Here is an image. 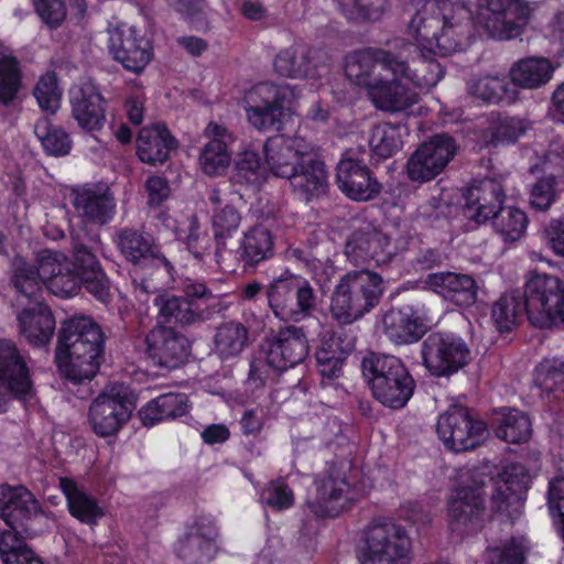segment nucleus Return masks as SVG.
Listing matches in <instances>:
<instances>
[{
  "label": "nucleus",
  "mask_w": 564,
  "mask_h": 564,
  "mask_svg": "<svg viewBox=\"0 0 564 564\" xmlns=\"http://www.w3.org/2000/svg\"><path fill=\"white\" fill-rule=\"evenodd\" d=\"M442 13L441 25L469 30L474 20L488 37L511 40L527 25L530 9L524 0H481L475 18L463 2L434 1Z\"/></svg>",
  "instance_id": "obj_1"
},
{
  "label": "nucleus",
  "mask_w": 564,
  "mask_h": 564,
  "mask_svg": "<svg viewBox=\"0 0 564 564\" xmlns=\"http://www.w3.org/2000/svg\"><path fill=\"white\" fill-rule=\"evenodd\" d=\"M158 325L174 324L182 328L206 323L226 310L220 297L203 282L186 280L182 295L163 292L153 301Z\"/></svg>",
  "instance_id": "obj_2"
},
{
  "label": "nucleus",
  "mask_w": 564,
  "mask_h": 564,
  "mask_svg": "<svg viewBox=\"0 0 564 564\" xmlns=\"http://www.w3.org/2000/svg\"><path fill=\"white\" fill-rule=\"evenodd\" d=\"M360 368L373 398L383 406L401 410L413 397L416 382L399 358L370 351Z\"/></svg>",
  "instance_id": "obj_3"
},
{
  "label": "nucleus",
  "mask_w": 564,
  "mask_h": 564,
  "mask_svg": "<svg viewBox=\"0 0 564 564\" xmlns=\"http://www.w3.org/2000/svg\"><path fill=\"white\" fill-rule=\"evenodd\" d=\"M492 477L477 469L460 476L459 486L447 502L448 525L460 536L481 530L486 516V500Z\"/></svg>",
  "instance_id": "obj_4"
},
{
  "label": "nucleus",
  "mask_w": 564,
  "mask_h": 564,
  "mask_svg": "<svg viewBox=\"0 0 564 564\" xmlns=\"http://www.w3.org/2000/svg\"><path fill=\"white\" fill-rule=\"evenodd\" d=\"M383 293L382 278L372 271L346 273L336 285L330 302V313L339 324H351L380 302Z\"/></svg>",
  "instance_id": "obj_5"
},
{
  "label": "nucleus",
  "mask_w": 564,
  "mask_h": 564,
  "mask_svg": "<svg viewBox=\"0 0 564 564\" xmlns=\"http://www.w3.org/2000/svg\"><path fill=\"white\" fill-rule=\"evenodd\" d=\"M293 89L269 83L256 85L246 96L249 123L263 132H281L293 116Z\"/></svg>",
  "instance_id": "obj_6"
},
{
  "label": "nucleus",
  "mask_w": 564,
  "mask_h": 564,
  "mask_svg": "<svg viewBox=\"0 0 564 564\" xmlns=\"http://www.w3.org/2000/svg\"><path fill=\"white\" fill-rule=\"evenodd\" d=\"M268 304L281 321L301 322L317 308V294L307 280L285 270L265 288Z\"/></svg>",
  "instance_id": "obj_7"
},
{
  "label": "nucleus",
  "mask_w": 564,
  "mask_h": 564,
  "mask_svg": "<svg viewBox=\"0 0 564 564\" xmlns=\"http://www.w3.org/2000/svg\"><path fill=\"white\" fill-rule=\"evenodd\" d=\"M422 365L435 378L451 379L473 360L464 338L453 333L432 332L421 345Z\"/></svg>",
  "instance_id": "obj_8"
},
{
  "label": "nucleus",
  "mask_w": 564,
  "mask_h": 564,
  "mask_svg": "<svg viewBox=\"0 0 564 564\" xmlns=\"http://www.w3.org/2000/svg\"><path fill=\"white\" fill-rule=\"evenodd\" d=\"M362 564H408L412 549L404 527L390 519L373 520L365 532Z\"/></svg>",
  "instance_id": "obj_9"
},
{
  "label": "nucleus",
  "mask_w": 564,
  "mask_h": 564,
  "mask_svg": "<svg viewBox=\"0 0 564 564\" xmlns=\"http://www.w3.org/2000/svg\"><path fill=\"white\" fill-rule=\"evenodd\" d=\"M365 147L346 150L336 166V183L343 194L356 203L377 199L383 185L365 162Z\"/></svg>",
  "instance_id": "obj_10"
},
{
  "label": "nucleus",
  "mask_w": 564,
  "mask_h": 564,
  "mask_svg": "<svg viewBox=\"0 0 564 564\" xmlns=\"http://www.w3.org/2000/svg\"><path fill=\"white\" fill-rule=\"evenodd\" d=\"M134 409V395L123 386H111L91 402L88 421L96 435L112 436L130 420Z\"/></svg>",
  "instance_id": "obj_11"
},
{
  "label": "nucleus",
  "mask_w": 564,
  "mask_h": 564,
  "mask_svg": "<svg viewBox=\"0 0 564 564\" xmlns=\"http://www.w3.org/2000/svg\"><path fill=\"white\" fill-rule=\"evenodd\" d=\"M436 432L448 451L463 453L475 449L484 442L487 425L475 419L467 406L453 404L438 416Z\"/></svg>",
  "instance_id": "obj_12"
},
{
  "label": "nucleus",
  "mask_w": 564,
  "mask_h": 564,
  "mask_svg": "<svg viewBox=\"0 0 564 564\" xmlns=\"http://www.w3.org/2000/svg\"><path fill=\"white\" fill-rule=\"evenodd\" d=\"M349 468L347 462H333L326 476L316 481V498L308 503L314 514L336 518L358 500L357 492L350 488L346 479Z\"/></svg>",
  "instance_id": "obj_13"
},
{
  "label": "nucleus",
  "mask_w": 564,
  "mask_h": 564,
  "mask_svg": "<svg viewBox=\"0 0 564 564\" xmlns=\"http://www.w3.org/2000/svg\"><path fill=\"white\" fill-rule=\"evenodd\" d=\"M105 340L106 335L100 326L88 332L84 340L75 344L61 360H56L59 371L74 384L90 382L104 360Z\"/></svg>",
  "instance_id": "obj_14"
},
{
  "label": "nucleus",
  "mask_w": 564,
  "mask_h": 564,
  "mask_svg": "<svg viewBox=\"0 0 564 564\" xmlns=\"http://www.w3.org/2000/svg\"><path fill=\"white\" fill-rule=\"evenodd\" d=\"M113 242L124 260L132 265L155 268L162 274L172 276L174 268L151 234L135 228H122L116 231Z\"/></svg>",
  "instance_id": "obj_15"
},
{
  "label": "nucleus",
  "mask_w": 564,
  "mask_h": 564,
  "mask_svg": "<svg viewBox=\"0 0 564 564\" xmlns=\"http://www.w3.org/2000/svg\"><path fill=\"white\" fill-rule=\"evenodd\" d=\"M530 305L540 328L551 327L558 318L564 324V281L545 273L530 272Z\"/></svg>",
  "instance_id": "obj_16"
},
{
  "label": "nucleus",
  "mask_w": 564,
  "mask_h": 564,
  "mask_svg": "<svg viewBox=\"0 0 564 564\" xmlns=\"http://www.w3.org/2000/svg\"><path fill=\"white\" fill-rule=\"evenodd\" d=\"M457 145L447 133L433 135L422 143L406 163L408 176L413 182H427L435 178L454 158Z\"/></svg>",
  "instance_id": "obj_17"
},
{
  "label": "nucleus",
  "mask_w": 564,
  "mask_h": 564,
  "mask_svg": "<svg viewBox=\"0 0 564 564\" xmlns=\"http://www.w3.org/2000/svg\"><path fill=\"white\" fill-rule=\"evenodd\" d=\"M145 354L154 366L174 370L184 366L192 352V343L172 326L156 325L145 336Z\"/></svg>",
  "instance_id": "obj_18"
},
{
  "label": "nucleus",
  "mask_w": 564,
  "mask_h": 564,
  "mask_svg": "<svg viewBox=\"0 0 564 564\" xmlns=\"http://www.w3.org/2000/svg\"><path fill=\"white\" fill-rule=\"evenodd\" d=\"M344 252L347 259L356 264L375 261L376 264H387L397 254L391 237L380 228L366 224L356 228L347 237Z\"/></svg>",
  "instance_id": "obj_19"
},
{
  "label": "nucleus",
  "mask_w": 564,
  "mask_h": 564,
  "mask_svg": "<svg viewBox=\"0 0 564 564\" xmlns=\"http://www.w3.org/2000/svg\"><path fill=\"white\" fill-rule=\"evenodd\" d=\"M72 260L69 267L79 275L84 289L97 301L107 304L111 301V282L97 256L86 242V237L72 235Z\"/></svg>",
  "instance_id": "obj_20"
},
{
  "label": "nucleus",
  "mask_w": 564,
  "mask_h": 564,
  "mask_svg": "<svg viewBox=\"0 0 564 564\" xmlns=\"http://www.w3.org/2000/svg\"><path fill=\"white\" fill-rule=\"evenodd\" d=\"M262 348L269 367L282 372L302 361L308 355V341L304 329L294 325L281 328L276 334L265 337Z\"/></svg>",
  "instance_id": "obj_21"
},
{
  "label": "nucleus",
  "mask_w": 564,
  "mask_h": 564,
  "mask_svg": "<svg viewBox=\"0 0 564 564\" xmlns=\"http://www.w3.org/2000/svg\"><path fill=\"white\" fill-rule=\"evenodd\" d=\"M28 352L12 339L2 338V390L19 401H28L35 394Z\"/></svg>",
  "instance_id": "obj_22"
},
{
  "label": "nucleus",
  "mask_w": 564,
  "mask_h": 564,
  "mask_svg": "<svg viewBox=\"0 0 564 564\" xmlns=\"http://www.w3.org/2000/svg\"><path fill=\"white\" fill-rule=\"evenodd\" d=\"M109 51L127 70L135 74L141 73L153 56L150 40L134 26L110 31Z\"/></svg>",
  "instance_id": "obj_23"
},
{
  "label": "nucleus",
  "mask_w": 564,
  "mask_h": 564,
  "mask_svg": "<svg viewBox=\"0 0 564 564\" xmlns=\"http://www.w3.org/2000/svg\"><path fill=\"white\" fill-rule=\"evenodd\" d=\"M505 198L503 187L496 180L475 181L463 192L462 213L466 219L481 225L502 207Z\"/></svg>",
  "instance_id": "obj_24"
},
{
  "label": "nucleus",
  "mask_w": 564,
  "mask_h": 564,
  "mask_svg": "<svg viewBox=\"0 0 564 564\" xmlns=\"http://www.w3.org/2000/svg\"><path fill=\"white\" fill-rule=\"evenodd\" d=\"M494 486H489L491 491V511L508 512L512 506H518L527 497V491L531 481L528 468L520 463H511L498 473L497 479L492 477Z\"/></svg>",
  "instance_id": "obj_25"
},
{
  "label": "nucleus",
  "mask_w": 564,
  "mask_h": 564,
  "mask_svg": "<svg viewBox=\"0 0 564 564\" xmlns=\"http://www.w3.org/2000/svg\"><path fill=\"white\" fill-rule=\"evenodd\" d=\"M19 335L34 347H45L55 333L56 322L52 310L42 299L28 302L17 312Z\"/></svg>",
  "instance_id": "obj_26"
},
{
  "label": "nucleus",
  "mask_w": 564,
  "mask_h": 564,
  "mask_svg": "<svg viewBox=\"0 0 564 564\" xmlns=\"http://www.w3.org/2000/svg\"><path fill=\"white\" fill-rule=\"evenodd\" d=\"M42 512L39 500L25 486L2 482V521L8 527L4 531L22 533L24 521Z\"/></svg>",
  "instance_id": "obj_27"
},
{
  "label": "nucleus",
  "mask_w": 564,
  "mask_h": 564,
  "mask_svg": "<svg viewBox=\"0 0 564 564\" xmlns=\"http://www.w3.org/2000/svg\"><path fill=\"white\" fill-rule=\"evenodd\" d=\"M426 289L457 306H471L477 301L478 286L469 274L443 271L430 273L424 280Z\"/></svg>",
  "instance_id": "obj_28"
},
{
  "label": "nucleus",
  "mask_w": 564,
  "mask_h": 564,
  "mask_svg": "<svg viewBox=\"0 0 564 564\" xmlns=\"http://www.w3.org/2000/svg\"><path fill=\"white\" fill-rule=\"evenodd\" d=\"M72 117L80 129L93 132L104 127L106 100L91 84H84L70 93Z\"/></svg>",
  "instance_id": "obj_29"
},
{
  "label": "nucleus",
  "mask_w": 564,
  "mask_h": 564,
  "mask_svg": "<svg viewBox=\"0 0 564 564\" xmlns=\"http://www.w3.org/2000/svg\"><path fill=\"white\" fill-rule=\"evenodd\" d=\"M356 338L344 329L323 335L321 346L315 351L316 362L323 378H337L343 362L355 349Z\"/></svg>",
  "instance_id": "obj_30"
},
{
  "label": "nucleus",
  "mask_w": 564,
  "mask_h": 564,
  "mask_svg": "<svg viewBox=\"0 0 564 564\" xmlns=\"http://www.w3.org/2000/svg\"><path fill=\"white\" fill-rule=\"evenodd\" d=\"M378 69L390 73L393 78L411 80L415 77L413 66L419 55V47L398 37L387 42L383 47H376Z\"/></svg>",
  "instance_id": "obj_31"
},
{
  "label": "nucleus",
  "mask_w": 564,
  "mask_h": 564,
  "mask_svg": "<svg viewBox=\"0 0 564 564\" xmlns=\"http://www.w3.org/2000/svg\"><path fill=\"white\" fill-rule=\"evenodd\" d=\"M382 325L386 336L397 345L416 343L427 332L426 324L410 305L391 307L384 313Z\"/></svg>",
  "instance_id": "obj_32"
},
{
  "label": "nucleus",
  "mask_w": 564,
  "mask_h": 564,
  "mask_svg": "<svg viewBox=\"0 0 564 564\" xmlns=\"http://www.w3.org/2000/svg\"><path fill=\"white\" fill-rule=\"evenodd\" d=\"M178 148V141L172 135L166 124L156 122L143 127L137 138V155L140 161L158 165L165 163L170 152Z\"/></svg>",
  "instance_id": "obj_33"
},
{
  "label": "nucleus",
  "mask_w": 564,
  "mask_h": 564,
  "mask_svg": "<svg viewBox=\"0 0 564 564\" xmlns=\"http://www.w3.org/2000/svg\"><path fill=\"white\" fill-rule=\"evenodd\" d=\"M528 288L529 279L522 290L517 289L501 295L492 305L491 318L500 333L511 332L517 325L518 318L523 314L527 315L532 325L539 327V324L533 319L534 310L530 305Z\"/></svg>",
  "instance_id": "obj_34"
},
{
  "label": "nucleus",
  "mask_w": 564,
  "mask_h": 564,
  "mask_svg": "<svg viewBox=\"0 0 564 564\" xmlns=\"http://www.w3.org/2000/svg\"><path fill=\"white\" fill-rule=\"evenodd\" d=\"M217 529L212 522L198 521L195 530L180 541L177 556L187 564L209 563L218 552L216 545Z\"/></svg>",
  "instance_id": "obj_35"
},
{
  "label": "nucleus",
  "mask_w": 564,
  "mask_h": 564,
  "mask_svg": "<svg viewBox=\"0 0 564 564\" xmlns=\"http://www.w3.org/2000/svg\"><path fill=\"white\" fill-rule=\"evenodd\" d=\"M294 176L290 178L293 191L306 202L326 194L328 188L327 172L323 161L312 153H305Z\"/></svg>",
  "instance_id": "obj_36"
},
{
  "label": "nucleus",
  "mask_w": 564,
  "mask_h": 564,
  "mask_svg": "<svg viewBox=\"0 0 564 564\" xmlns=\"http://www.w3.org/2000/svg\"><path fill=\"white\" fill-rule=\"evenodd\" d=\"M306 152L294 148L291 140L276 134L268 138L263 144L264 163L267 169L276 177L290 181L297 170L300 161Z\"/></svg>",
  "instance_id": "obj_37"
},
{
  "label": "nucleus",
  "mask_w": 564,
  "mask_h": 564,
  "mask_svg": "<svg viewBox=\"0 0 564 564\" xmlns=\"http://www.w3.org/2000/svg\"><path fill=\"white\" fill-rule=\"evenodd\" d=\"M70 197L76 212L93 224L102 226L113 217L116 204L108 188L73 189Z\"/></svg>",
  "instance_id": "obj_38"
},
{
  "label": "nucleus",
  "mask_w": 564,
  "mask_h": 564,
  "mask_svg": "<svg viewBox=\"0 0 564 564\" xmlns=\"http://www.w3.org/2000/svg\"><path fill=\"white\" fill-rule=\"evenodd\" d=\"M22 76L18 58L2 52V119L14 116L10 120L11 123L21 112L22 102L26 97Z\"/></svg>",
  "instance_id": "obj_39"
},
{
  "label": "nucleus",
  "mask_w": 564,
  "mask_h": 564,
  "mask_svg": "<svg viewBox=\"0 0 564 564\" xmlns=\"http://www.w3.org/2000/svg\"><path fill=\"white\" fill-rule=\"evenodd\" d=\"M402 80L399 78L381 79L372 87L369 96L377 109L400 112L417 102L419 95Z\"/></svg>",
  "instance_id": "obj_40"
},
{
  "label": "nucleus",
  "mask_w": 564,
  "mask_h": 564,
  "mask_svg": "<svg viewBox=\"0 0 564 564\" xmlns=\"http://www.w3.org/2000/svg\"><path fill=\"white\" fill-rule=\"evenodd\" d=\"M555 67L549 58L528 56L517 61L509 75L512 87L538 89L550 82Z\"/></svg>",
  "instance_id": "obj_41"
},
{
  "label": "nucleus",
  "mask_w": 564,
  "mask_h": 564,
  "mask_svg": "<svg viewBox=\"0 0 564 564\" xmlns=\"http://www.w3.org/2000/svg\"><path fill=\"white\" fill-rule=\"evenodd\" d=\"M188 410V397L185 393H164L148 402L139 411L144 426H153L164 420L183 416Z\"/></svg>",
  "instance_id": "obj_42"
},
{
  "label": "nucleus",
  "mask_w": 564,
  "mask_h": 564,
  "mask_svg": "<svg viewBox=\"0 0 564 564\" xmlns=\"http://www.w3.org/2000/svg\"><path fill=\"white\" fill-rule=\"evenodd\" d=\"M273 236L271 231L260 225L248 230L237 250L238 260L243 269L254 268L261 261L270 259L273 251Z\"/></svg>",
  "instance_id": "obj_43"
},
{
  "label": "nucleus",
  "mask_w": 564,
  "mask_h": 564,
  "mask_svg": "<svg viewBox=\"0 0 564 564\" xmlns=\"http://www.w3.org/2000/svg\"><path fill=\"white\" fill-rule=\"evenodd\" d=\"M315 51L305 46H292L281 51L274 58V69L289 78H307L315 76Z\"/></svg>",
  "instance_id": "obj_44"
},
{
  "label": "nucleus",
  "mask_w": 564,
  "mask_h": 564,
  "mask_svg": "<svg viewBox=\"0 0 564 564\" xmlns=\"http://www.w3.org/2000/svg\"><path fill=\"white\" fill-rule=\"evenodd\" d=\"M376 47L368 46L351 52L346 57L345 74L357 86L366 87L369 91L381 78L377 74L378 64Z\"/></svg>",
  "instance_id": "obj_45"
},
{
  "label": "nucleus",
  "mask_w": 564,
  "mask_h": 564,
  "mask_svg": "<svg viewBox=\"0 0 564 564\" xmlns=\"http://www.w3.org/2000/svg\"><path fill=\"white\" fill-rule=\"evenodd\" d=\"M532 129L533 121L528 118L518 116L499 117L486 130L485 141L488 147L494 148L514 144Z\"/></svg>",
  "instance_id": "obj_46"
},
{
  "label": "nucleus",
  "mask_w": 564,
  "mask_h": 564,
  "mask_svg": "<svg viewBox=\"0 0 564 564\" xmlns=\"http://www.w3.org/2000/svg\"><path fill=\"white\" fill-rule=\"evenodd\" d=\"M59 487L66 497L69 513L79 521L95 524L104 516L96 499L79 489L73 479L61 477Z\"/></svg>",
  "instance_id": "obj_47"
},
{
  "label": "nucleus",
  "mask_w": 564,
  "mask_h": 564,
  "mask_svg": "<svg viewBox=\"0 0 564 564\" xmlns=\"http://www.w3.org/2000/svg\"><path fill=\"white\" fill-rule=\"evenodd\" d=\"M249 328L237 321L221 323L215 332V351L221 359L236 357L250 345Z\"/></svg>",
  "instance_id": "obj_48"
},
{
  "label": "nucleus",
  "mask_w": 564,
  "mask_h": 564,
  "mask_svg": "<svg viewBox=\"0 0 564 564\" xmlns=\"http://www.w3.org/2000/svg\"><path fill=\"white\" fill-rule=\"evenodd\" d=\"M495 434L507 443H524L532 434L531 420L518 409H502L496 419Z\"/></svg>",
  "instance_id": "obj_49"
},
{
  "label": "nucleus",
  "mask_w": 564,
  "mask_h": 564,
  "mask_svg": "<svg viewBox=\"0 0 564 564\" xmlns=\"http://www.w3.org/2000/svg\"><path fill=\"white\" fill-rule=\"evenodd\" d=\"M468 93L489 104H512L518 98V91L506 78L482 77L473 79L467 86Z\"/></svg>",
  "instance_id": "obj_50"
},
{
  "label": "nucleus",
  "mask_w": 564,
  "mask_h": 564,
  "mask_svg": "<svg viewBox=\"0 0 564 564\" xmlns=\"http://www.w3.org/2000/svg\"><path fill=\"white\" fill-rule=\"evenodd\" d=\"M100 325L88 316H74L65 319L57 334L55 360H61L75 344L85 339L87 333L96 330Z\"/></svg>",
  "instance_id": "obj_51"
},
{
  "label": "nucleus",
  "mask_w": 564,
  "mask_h": 564,
  "mask_svg": "<svg viewBox=\"0 0 564 564\" xmlns=\"http://www.w3.org/2000/svg\"><path fill=\"white\" fill-rule=\"evenodd\" d=\"M10 284L28 302L42 299V285L35 265L29 264L21 256H15L11 262Z\"/></svg>",
  "instance_id": "obj_52"
},
{
  "label": "nucleus",
  "mask_w": 564,
  "mask_h": 564,
  "mask_svg": "<svg viewBox=\"0 0 564 564\" xmlns=\"http://www.w3.org/2000/svg\"><path fill=\"white\" fill-rule=\"evenodd\" d=\"M442 13L434 1H427L409 22V34L431 44L435 42L441 29Z\"/></svg>",
  "instance_id": "obj_53"
},
{
  "label": "nucleus",
  "mask_w": 564,
  "mask_h": 564,
  "mask_svg": "<svg viewBox=\"0 0 564 564\" xmlns=\"http://www.w3.org/2000/svg\"><path fill=\"white\" fill-rule=\"evenodd\" d=\"M240 221L241 215L234 205L226 204L214 212L212 225L217 246L215 256L218 262L227 251L226 240L238 230Z\"/></svg>",
  "instance_id": "obj_54"
},
{
  "label": "nucleus",
  "mask_w": 564,
  "mask_h": 564,
  "mask_svg": "<svg viewBox=\"0 0 564 564\" xmlns=\"http://www.w3.org/2000/svg\"><path fill=\"white\" fill-rule=\"evenodd\" d=\"M34 133L48 155L64 156L72 149L69 134L62 128L52 124L47 117L40 118L36 121Z\"/></svg>",
  "instance_id": "obj_55"
},
{
  "label": "nucleus",
  "mask_w": 564,
  "mask_h": 564,
  "mask_svg": "<svg viewBox=\"0 0 564 564\" xmlns=\"http://www.w3.org/2000/svg\"><path fill=\"white\" fill-rule=\"evenodd\" d=\"M490 219L495 230L506 241L519 240L525 232L529 221L523 210L511 206H502Z\"/></svg>",
  "instance_id": "obj_56"
},
{
  "label": "nucleus",
  "mask_w": 564,
  "mask_h": 564,
  "mask_svg": "<svg viewBox=\"0 0 564 564\" xmlns=\"http://www.w3.org/2000/svg\"><path fill=\"white\" fill-rule=\"evenodd\" d=\"M341 13L355 23L377 22L388 9V0H336Z\"/></svg>",
  "instance_id": "obj_57"
},
{
  "label": "nucleus",
  "mask_w": 564,
  "mask_h": 564,
  "mask_svg": "<svg viewBox=\"0 0 564 564\" xmlns=\"http://www.w3.org/2000/svg\"><path fill=\"white\" fill-rule=\"evenodd\" d=\"M2 564H43L21 532L2 531Z\"/></svg>",
  "instance_id": "obj_58"
},
{
  "label": "nucleus",
  "mask_w": 564,
  "mask_h": 564,
  "mask_svg": "<svg viewBox=\"0 0 564 564\" xmlns=\"http://www.w3.org/2000/svg\"><path fill=\"white\" fill-rule=\"evenodd\" d=\"M402 139L397 126L380 123L372 128L369 139L371 152L380 159H389L402 149Z\"/></svg>",
  "instance_id": "obj_59"
},
{
  "label": "nucleus",
  "mask_w": 564,
  "mask_h": 564,
  "mask_svg": "<svg viewBox=\"0 0 564 564\" xmlns=\"http://www.w3.org/2000/svg\"><path fill=\"white\" fill-rule=\"evenodd\" d=\"M534 384L550 394L564 393V361L558 358L544 359L534 370Z\"/></svg>",
  "instance_id": "obj_60"
},
{
  "label": "nucleus",
  "mask_w": 564,
  "mask_h": 564,
  "mask_svg": "<svg viewBox=\"0 0 564 564\" xmlns=\"http://www.w3.org/2000/svg\"><path fill=\"white\" fill-rule=\"evenodd\" d=\"M528 551L523 536H512L497 546L486 550V564H524Z\"/></svg>",
  "instance_id": "obj_61"
},
{
  "label": "nucleus",
  "mask_w": 564,
  "mask_h": 564,
  "mask_svg": "<svg viewBox=\"0 0 564 564\" xmlns=\"http://www.w3.org/2000/svg\"><path fill=\"white\" fill-rule=\"evenodd\" d=\"M199 163L204 173L209 176L223 174L230 163L227 144L217 138L210 140L200 152Z\"/></svg>",
  "instance_id": "obj_62"
},
{
  "label": "nucleus",
  "mask_w": 564,
  "mask_h": 564,
  "mask_svg": "<svg viewBox=\"0 0 564 564\" xmlns=\"http://www.w3.org/2000/svg\"><path fill=\"white\" fill-rule=\"evenodd\" d=\"M33 95L43 111L54 115L59 108L62 96L56 74L48 72L41 76L34 87Z\"/></svg>",
  "instance_id": "obj_63"
},
{
  "label": "nucleus",
  "mask_w": 564,
  "mask_h": 564,
  "mask_svg": "<svg viewBox=\"0 0 564 564\" xmlns=\"http://www.w3.org/2000/svg\"><path fill=\"white\" fill-rule=\"evenodd\" d=\"M436 54V50L424 52L419 48L416 59H420V67L413 69L415 77L410 82L421 87H433L443 78L445 68L433 57Z\"/></svg>",
  "instance_id": "obj_64"
}]
</instances>
